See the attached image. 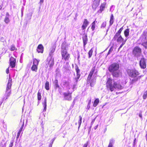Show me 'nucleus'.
<instances>
[{
    "label": "nucleus",
    "instance_id": "nucleus-29",
    "mask_svg": "<svg viewBox=\"0 0 147 147\" xmlns=\"http://www.w3.org/2000/svg\"><path fill=\"white\" fill-rule=\"evenodd\" d=\"M49 83L48 81H46L45 84V88L47 90H49Z\"/></svg>",
    "mask_w": 147,
    "mask_h": 147
},
{
    "label": "nucleus",
    "instance_id": "nucleus-49",
    "mask_svg": "<svg viewBox=\"0 0 147 147\" xmlns=\"http://www.w3.org/2000/svg\"><path fill=\"white\" fill-rule=\"evenodd\" d=\"M6 73L7 74H8L9 73V68H7L6 70Z\"/></svg>",
    "mask_w": 147,
    "mask_h": 147
},
{
    "label": "nucleus",
    "instance_id": "nucleus-11",
    "mask_svg": "<svg viewBox=\"0 0 147 147\" xmlns=\"http://www.w3.org/2000/svg\"><path fill=\"white\" fill-rule=\"evenodd\" d=\"M140 65L141 68L145 69L146 67V60L144 58H142L140 61Z\"/></svg>",
    "mask_w": 147,
    "mask_h": 147
},
{
    "label": "nucleus",
    "instance_id": "nucleus-50",
    "mask_svg": "<svg viewBox=\"0 0 147 147\" xmlns=\"http://www.w3.org/2000/svg\"><path fill=\"white\" fill-rule=\"evenodd\" d=\"M112 51V49L111 48L109 50L108 54H109L110 53V52Z\"/></svg>",
    "mask_w": 147,
    "mask_h": 147
},
{
    "label": "nucleus",
    "instance_id": "nucleus-51",
    "mask_svg": "<svg viewBox=\"0 0 147 147\" xmlns=\"http://www.w3.org/2000/svg\"><path fill=\"white\" fill-rule=\"evenodd\" d=\"M139 116L141 118H142V115L141 113H140L139 114Z\"/></svg>",
    "mask_w": 147,
    "mask_h": 147
},
{
    "label": "nucleus",
    "instance_id": "nucleus-13",
    "mask_svg": "<svg viewBox=\"0 0 147 147\" xmlns=\"http://www.w3.org/2000/svg\"><path fill=\"white\" fill-rule=\"evenodd\" d=\"M111 73V74L113 77L116 78L119 77L121 74V71L119 70H118L115 71H114Z\"/></svg>",
    "mask_w": 147,
    "mask_h": 147
},
{
    "label": "nucleus",
    "instance_id": "nucleus-20",
    "mask_svg": "<svg viewBox=\"0 0 147 147\" xmlns=\"http://www.w3.org/2000/svg\"><path fill=\"white\" fill-rule=\"evenodd\" d=\"M43 107H44L43 111H45L47 109V100L46 98H45L43 102H42Z\"/></svg>",
    "mask_w": 147,
    "mask_h": 147
},
{
    "label": "nucleus",
    "instance_id": "nucleus-44",
    "mask_svg": "<svg viewBox=\"0 0 147 147\" xmlns=\"http://www.w3.org/2000/svg\"><path fill=\"white\" fill-rule=\"evenodd\" d=\"M88 142H87L86 143L84 144L83 146V147H87L88 145Z\"/></svg>",
    "mask_w": 147,
    "mask_h": 147
},
{
    "label": "nucleus",
    "instance_id": "nucleus-40",
    "mask_svg": "<svg viewBox=\"0 0 147 147\" xmlns=\"http://www.w3.org/2000/svg\"><path fill=\"white\" fill-rule=\"evenodd\" d=\"M126 40L125 41H124V42H122V44L120 45L119 47V49L123 47V45L125 44Z\"/></svg>",
    "mask_w": 147,
    "mask_h": 147
},
{
    "label": "nucleus",
    "instance_id": "nucleus-52",
    "mask_svg": "<svg viewBox=\"0 0 147 147\" xmlns=\"http://www.w3.org/2000/svg\"><path fill=\"white\" fill-rule=\"evenodd\" d=\"M55 139V138H54L52 140V142L51 143L52 144H53V142L54 141Z\"/></svg>",
    "mask_w": 147,
    "mask_h": 147
},
{
    "label": "nucleus",
    "instance_id": "nucleus-45",
    "mask_svg": "<svg viewBox=\"0 0 147 147\" xmlns=\"http://www.w3.org/2000/svg\"><path fill=\"white\" fill-rule=\"evenodd\" d=\"M43 1L44 0H40L39 2L40 5H41Z\"/></svg>",
    "mask_w": 147,
    "mask_h": 147
},
{
    "label": "nucleus",
    "instance_id": "nucleus-26",
    "mask_svg": "<svg viewBox=\"0 0 147 147\" xmlns=\"http://www.w3.org/2000/svg\"><path fill=\"white\" fill-rule=\"evenodd\" d=\"M37 66L35 65H33L32 67L31 70L33 71H34L35 72H36L37 69Z\"/></svg>",
    "mask_w": 147,
    "mask_h": 147
},
{
    "label": "nucleus",
    "instance_id": "nucleus-38",
    "mask_svg": "<svg viewBox=\"0 0 147 147\" xmlns=\"http://www.w3.org/2000/svg\"><path fill=\"white\" fill-rule=\"evenodd\" d=\"M147 97V91L144 92V95L143 96V97L144 99H146Z\"/></svg>",
    "mask_w": 147,
    "mask_h": 147
},
{
    "label": "nucleus",
    "instance_id": "nucleus-17",
    "mask_svg": "<svg viewBox=\"0 0 147 147\" xmlns=\"http://www.w3.org/2000/svg\"><path fill=\"white\" fill-rule=\"evenodd\" d=\"M84 43V47L86 44L87 43L88 41V38L86 35H85L82 37Z\"/></svg>",
    "mask_w": 147,
    "mask_h": 147
},
{
    "label": "nucleus",
    "instance_id": "nucleus-53",
    "mask_svg": "<svg viewBox=\"0 0 147 147\" xmlns=\"http://www.w3.org/2000/svg\"><path fill=\"white\" fill-rule=\"evenodd\" d=\"M98 125H97L96 126H95L94 127V129H96L97 128V127H98Z\"/></svg>",
    "mask_w": 147,
    "mask_h": 147
},
{
    "label": "nucleus",
    "instance_id": "nucleus-57",
    "mask_svg": "<svg viewBox=\"0 0 147 147\" xmlns=\"http://www.w3.org/2000/svg\"><path fill=\"white\" fill-rule=\"evenodd\" d=\"M52 143L51 144H50V145H49L50 147H51L52 146Z\"/></svg>",
    "mask_w": 147,
    "mask_h": 147
},
{
    "label": "nucleus",
    "instance_id": "nucleus-37",
    "mask_svg": "<svg viewBox=\"0 0 147 147\" xmlns=\"http://www.w3.org/2000/svg\"><path fill=\"white\" fill-rule=\"evenodd\" d=\"M9 17H5L4 22L6 23H8L10 22V20L9 19Z\"/></svg>",
    "mask_w": 147,
    "mask_h": 147
},
{
    "label": "nucleus",
    "instance_id": "nucleus-48",
    "mask_svg": "<svg viewBox=\"0 0 147 147\" xmlns=\"http://www.w3.org/2000/svg\"><path fill=\"white\" fill-rule=\"evenodd\" d=\"M13 145V143H11L9 145V147H12Z\"/></svg>",
    "mask_w": 147,
    "mask_h": 147
},
{
    "label": "nucleus",
    "instance_id": "nucleus-14",
    "mask_svg": "<svg viewBox=\"0 0 147 147\" xmlns=\"http://www.w3.org/2000/svg\"><path fill=\"white\" fill-rule=\"evenodd\" d=\"M63 95L64 96V98L66 100H70L71 99V94L69 93H64Z\"/></svg>",
    "mask_w": 147,
    "mask_h": 147
},
{
    "label": "nucleus",
    "instance_id": "nucleus-1",
    "mask_svg": "<svg viewBox=\"0 0 147 147\" xmlns=\"http://www.w3.org/2000/svg\"><path fill=\"white\" fill-rule=\"evenodd\" d=\"M106 84L107 88H109L111 91L114 90L115 89H121L122 88V86L117 82L113 81V83L112 80L110 78L108 79Z\"/></svg>",
    "mask_w": 147,
    "mask_h": 147
},
{
    "label": "nucleus",
    "instance_id": "nucleus-5",
    "mask_svg": "<svg viewBox=\"0 0 147 147\" xmlns=\"http://www.w3.org/2000/svg\"><path fill=\"white\" fill-rule=\"evenodd\" d=\"M12 84V79L9 78L7 83L6 91L5 95V96L6 98L5 99H7V98L10 96L11 94V88Z\"/></svg>",
    "mask_w": 147,
    "mask_h": 147
},
{
    "label": "nucleus",
    "instance_id": "nucleus-23",
    "mask_svg": "<svg viewBox=\"0 0 147 147\" xmlns=\"http://www.w3.org/2000/svg\"><path fill=\"white\" fill-rule=\"evenodd\" d=\"M114 21V17L113 14L111 15L110 20V25L113 24Z\"/></svg>",
    "mask_w": 147,
    "mask_h": 147
},
{
    "label": "nucleus",
    "instance_id": "nucleus-9",
    "mask_svg": "<svg viewBox=\"0 0 147 147\" xmlns=\"http://www.w3.org/2000/svg\"><path fill=\"white\" fill-rule=\"evenodd\" d=\"M140 40L142 42L147 40V28L144 31L143 34L140 37Z\"/></svg>",
    "mask_w": 147,
    "mask_h": 147
},
{
    "label": "nucleus",
    "instance_id": "nucleus-56",
    "mask_svg": "<svg viewBox=\"0 0 147 147\" xmlns=\"http://www.w3.org/2000/svg\"><path fill=\"white\" fill-rule=\"evenodd\" d=\"M2 5H0V9H1L2 8Z\"/></svg>",
    "mask_w": 147,
    "mask_h": 147
},
{
    "label": "nucleus",
    "instance_id": "nucleus-43",
    "mask_svg": "<svg viewBox=\"0 0 147 147\" xmlns=\"http://www.w3.org/2000/svg\"><path fill=\"white\" fill-rule=\"evenodd\" d=\"M106 26V23L105 22H103V24H102V27H105Z\"/></svg>",
    "mask_w": 147,
    "mask_h": 147
},
{
    "label": "nucleus",
    "instance_id": "nucleus-35",
    "mask_svg": "<svg viewBox=\"0 0 147 147\" xmlns=\"http://www.w3.org/2000/svg\"><path fill=\"white\" fill-rule=\"evenodd\" d=\"M11 51H13L17 50V49L15 47V46L14 45H12L10 49Z\"/></svg>",
    "mask_w": 147,
    "mask_h": 147
},
{
    "label": "nucleus",
    "instance_id": "nucleus-34",
    "mask_svg": "<svg viewBox=\"0 0 147 147\" xmlns=\"http://www.w3.org/2000/svg\"><path fill=\"white\" fill-rule=\"evenodd\" d=\"M129 30L128 29L124 31V34L126 37L128 36L129 35Z\"/></svg>",
    "mask_w": 147,
    "mask_h": 147
},
{
    "label": "nucleus",
    "instance_id": "nucleus-42",
    "mask_svg": "<svg viewBox=\"0 0 147 147\" xmlns=\"http://www.w3.org/2000/svg\"><path fill=\"white\" fill-rule=\"evenodd\" d=\"M95 22L94 21L92 23L91 28H95Z\"/></svg>",
    "mask_w": 147,
    "mask_h": 147
},
{
    "label": "nucleus",
    "instance_id": "nucleus-19",
    "mask_svg": "<svg viewBox=\"0 0 147 147\" xmlns=\"http://www.w3.org/2000/svg\"><path fill=\"white\" fill-rule=\"evenodd\" d=\"M43 47L41 44L38 45L37 49V51L38 53H42L43 51Z\"/></svg>",
    "mask_w": 147,
    "mask_h": 147
},
{
    "label": "nucleus",
    "instance_id": "nucleus-54",
    "mask_svg": "<svg viewBox=\"0 0 147 147\" xmlns=\"http://www.w3.org/2000/svg\"><path fill=\"white\" fill-rule=\"evenodd\" d=\"M91 100L90 99L89 100V103H88V105H90L91 103Z\"/></svg>",
    "mask_w": 147,
    "mask_h": 147
},
{
    "label": "nucleus",
    "instance_id": "nucleus-39",
    "mask_svg": "<svg viewBox=\"0 0 147 147\" xmlns=\"http://www.w3.org/2000/svg\"><path fill=\"white\" fill-rule=\"evenodd\" d=\"M55 48H52L51 50V52L49 53V55H51L55 51Z\"/></svg>",
    "mask_w": 147,
    "mask_h": 147
},
{
    "label": "nucleus",
    "instance_id": "nucleus-10",
    "mask_svg": "<svg viewBox=\"0 0 147 147\" xmlns=\"http://www.w3.org/2000/svg\"><path fill=\"white\" fill-rule=\"evenodd\" d=\"M16 62V59L13 57H11L9 59V65L11 68H13L15 67Z\"/></svg>",
    "mask_w": 147,
    "mask_h": 147
},
{
    "label": "nucleus",
    "instance_id": "nucleus-22",
    "mask_svg": "<svg viewBox=\"0 0 147 147\" xmlns=\"http://www.w3.org/2000/svg\"><path fill=\"white\" fill-rule=\"evenodd\" d=\"M63 85L64 86L67 88H69V82L65 81H63Z\"/></svg>",
    "mask_w": 147,
    "mask_h": 147
},
{
    "label": "nucleus",
    "instance_id": "nucleus-8",
    "mask_svg": "<svg viewBox=\"0 0 147 147\" xmlns=\"http://www.w3.org/2000/svg\"><path fill=\"white\" fill-rule=\"evenodd\" d=\"M133 53L136 56L140 55L141 53V49L138 47L136 46L134 47L133 51Z\"/></svg>",
    "mask_w": 147,
    "mask_h": 147
},
{
    "label": "nucleus",
    "instance_id": "nucleus-28",
    "mask_svg": "<svg viewBox=\"0 0 147 147\" xmlns=\"http://www.w3.org/2000/svg\"><path fill=\"white\" fill-rule=\"evenodd\" d=\"M32 16L31 14L29 13L28 14L26 18V20L28 21L30 20Z\"/></svg>",
    "mask_w": 147,
    "mask_h": 147
},
{
    "label": "nucleus",
    "instance_id": "nucleus-25",
    "mask_svg": "<svg viewBox=\"0 0 147 147\" xmlns=\"http://www.w3.org/2000/svg\"><path fill=\"white\" fill-rule=\"evenodd\" d=\"M114 140L113 139H111L110 140L109 144L108 147H113V145L114 143Z\"/></svg>",
    "mask_w": 147,
    "mask_h": 147
},
{
    "label": "nucleus",
    "instance_id": "nucleus-16",
    "mask_svg": "<svg viewBox=\"0 0 147 147\" xmlns=\"http://www.w3.org/2000/svg\"><path fill=\"white\" fill-rule=\"evenodd\" d=\"M106 5L105 3H104L102 4L101 5L100 9L98 11V12L99 13H101L104 10L105 8V6Z\"/></svg>",
    "mask_w": 147,
    "mask_h": 147
},
{
    "label": "nucleus",
    "instance_id": "nucleus-3",
    "mask_svg": "<svg viewBox=\"0 0 147 147\" xmlns=\"http://www.w3.org/2000/svg\"><path fill=\"white\" fill-rule=\"evenodd\" d=\"M95 67H92L89 74L87 80V83H90V85L92 87L94 86L96 82V79L95 78H92V79L91 80L92 76L95 71Z\"/></svg>",
    "mask_w": 147,
    "mask_h": 147
},
{
    "label": "nucleus",
    "instance_id": "nucleus-15",
    "mask_svg": "<svg viewBox=\"0 0 147 147\" xmlns=\"http://www.w3.org/2000/svg\"><path fill=\"white\" fill-rule=\"evenodd\" d=\"M100 2L97 0H95L92 5V7L93 9L95 10L96 9L99 5Z\"/></svg>",
    "mask_w": 147,
    "mask_h": 147
},
{
    "label": "nucleus",
    "instance_id": "nucleus-21",
    "mask_svg": "<svg viewBox=\"0 0 147 147\" xmlns=\"http://www.w3.org/2000/svg\"><path fill=\"white\" fill-rule=\"evenodd\" d=\"M89 23V22L87 21L86 19H84L82 28H86L87 26Z\"/></svg>",
    "mask_w": 147,
    "mask_h": 147
},
{
    "label": "nucleus",
    "instance_id": "nucleus-6",
    "mask_svg": "<svg viewBox=\"0 0 147 147\" xmlns=\"http://www.w3.org/2000/svg\"><path fill=\"white\" fill-rule=\"evenodd\" d=\"M122 30V28H120L118 32L116 33L113 39L114 40L117 39V42L121 43L124 42L123 41V39L120 35V34Z\"/></svg>",
    "mask_w": 147,
    "mask_h": 147
},
{
    "label": "nucleus",
    "instance_id": "nucleus-58",
    "mask_svg": "<svg viewBox=\"0 0 147 147\" xmlns=\"http://www.w3.org/2000/svg\"><path fill=\"white\" fill-rule=\"evenodd\" d=\"M135 141H136V139H135L134 141V142H135Z\"/></svg>",
    "mask_w": 147,
    "mask_h": 147
},
{
    "label": "nucleus",
    "instance_id": "nucleus-30",
    "mask_svg": "<svg viewBox=\"0 0 147 147\" xmlns=\"http://www.w3.org/2000/svg\"><path fill=\"white\" fill-rule=\"evenodd\" d=\"M39 63V61H38L36 59H33V65L38 66Z\"/></svg>",
    "mask_w": 147,
    "mask_h": 147
},
{
    "label": "nucleus",
    "instance_id": "nucleus-12",
    "mask_svg": "<svg viewBox=\"0 0 147 147\" xmlns=\"http://www.w3.org/2000/svg\"><path fill=\"white\" fill-rule=\"evenodd\" d=\"M47 62V63L49 65L50 68L53 66L54 64V60L51 57L48 58Z\"/></svg>",
    "mask_w": 147,
    "mask_h": 147
},
{
    "label": "nucleus",
    "instance_id": "nucleus-33",
    "mask_svg": "<svg viewBox=\"0 0 147 147\" xmlns=\"http://www.w3.org/2000/svg\"><path fill=\"white\" fill-rule=\"evenodd\" d=\"M93 51L92 48L91 50H90L89 51V52L88 53V54L89 55L88 57L89 58H90L91 57V56L92 55Z\"/></svg>",
    "mask_w": 147,
    "mask_h": 147
},
{
    "label": "nucleus",
    "instance_id": "nucleus-7",
    "mask_svg": "<svg viewBox=\"0 0 147 147\" xmlns=\"http://www.w3.org/2000/svg\"><path fill=\"white\" fill-rule=\"evenodd\" d=\"M119 65L117 63H114L111 65L109 68V70L111 73L118 70L119 68Z\"/></svg>",
    "mask_w": 147,
    "mask_h": 147
},
{
    "label": "nucleus",
    "instance_id": "nucleus-36",
    "mask_svg": "<svg viewBox=\"0 0 147 147\" xmlns=\"http://www.w3.org/2000/svg\"><path fill=\"white\" fill-rule=\"evenodd\" d=\"M79 117V120L78 121V124H79V128L81 125V122H82V117L81 116H80Z\"/></svg>",
    "mask_w": 147,
    "mask_h": 147
},
{
    "label": "nucleus",
    "instance_id": "nucleus-18",
    "mask_svg": "<svg viewBox=\"0 0 147 147\" xmlns=\"http://www.w3.org/2000/svg\"><path fill=\"white\" fill-rule=\"evenodd\" d=\"M76 73H77V77L75 78L76 81L77 82L78 80L79 79L80 76V70L77 67L76 69Z\"/></svg>",
    "mask_w": 147,
    "mask_h": 147
},
{
    "label": "nucleus",
    "instance_id": "nucleus-32",
    "mask_svg": "<svg viewBox=\"0 0 147 147\" xmlns=\"http://www.w3.org/2000/svg\"><path fill=\"white\" fill-rule=\"evenodd\" d=\"M37 98L38 100H40L41 99V93L39 92V90L37 93Z\"/></svg>",
    "mask_w": 147,
    "mask_h": 147
},
{
    "label": "nucleus",
    "instance_id": "nucleus-55",
    "mask_svg": "<svg viewBox=\"0 0 147 147\" xmlns=\"http://www.w3.org/2000/svg\"><path fill=\"white\" fill-rule=\"evenodd\" d=\"M94 120H93L91 122V124H93V123H94Z\"/></svg>",
    "mask_w": 147,
    "mask_h": 147
},
{
    "label": "nucleus",
    "instance_id": "nucleus-31",
    "mask_svg": "<svg viewBox=\"0 0 147 147\" xmlns=\"http://www.w3.org/2000/svg\"><path fill=\"white\" fill-rule=\"evenodd\" d=\"M142 45L146 49L147 48V40L145 41L144 42H142Z\"/></svg>",
    "mask_w": 147,
    "mask_h": 147
},
{
    "label": "nucleus",
    "instance_id": "nucleus-27",
    "mask_svg": "<svg viewBox=\"0 0 147 147\" xmlns=\"http://www.w3.org/2000/svg\"><path fill=\"white\" fill-rule=\"evenodd\" d=\"M55 84V88H57L59 87V86L58 84V81L57 80H55L54 82Z\"/></svg>",
    "mask_w": 147,
    "mask_h": 147
},
{
    "label": "nucleus",
    "instance_id": "nucleus-46",
    "mask_svg": "<svg viewBox=\"0 0 147 147\" xmlns=\"http://www.w3.org/2000/svg\"><path fill=\"white\" fill-rule=\"evenodd\" d=\"M9 17V14L8 13V12L6 13V14L5 17Z\"/></svg>",
    "mask_w": 147,
    "mask_h": 147
},
{
    "label": "nucleus",
    "instance_id": "nucleus-47",
    "mask_svg": "<svg viewBox=\"0 0 147 147\" xmlns=\"http://www.w3.org/2000/svg\"><path fill=\"white\" fill-rule=\"evenodd\" d=\"M24 124H23V125L21 126V127H20V130L22 131L23 127H24Z\"/></svg>",
    "mask_w": 147,
    "mask_h": 147
},
{
    "label": "nucleus",
    "instance_id": "nucleus-4",
    "mask_svg": "<svg viewBox=\"0 0 147 147\" xmlns=\"http://www.w3.org/2000/svg\"><path fill=\"white\" fill-rule=\"evenodd\" d=\"M129 76L131 77L134 78V79L132 80L133 82H135L140 79L141 78L140 76H138L139 75V73L136 70H131L129 72Z\"/></svg>",
    "mask_w": 147,
    "mask_h": 147
},
{
    "label": "nucleus",
    "instance_id": "nucleus-41",
    "mask_svg": "<svg viewBox=\"0 0 147 147\" xmlns=\"http://www.w3.org/2000/svg\"><path fill=\"white\" fill-rule=\"evenodd\" d=\"M22 131V130H19V131L18 132V134L17 135V138H18L19 137L20 134L21 133Z\"/></svg>",
    "mask_w": 147,
    "mask_h": 147
},
{
    "label": "nucleus",
    "instance_id": "nucleus-2",
    "mask_svg": "<svg viewBox=\"0 0 147 147\" xmlns=\"http://www.w3.org/2000/svg\"><path fill=\"white\" fill-rule=\"evenodd\" d=\"M61 53L62 59L65 61L68 60L70 58V55L69 54L66 49V46L65 44H62L61 50Z\"/></svg>",
    "mask_w": 147,
    "mask_h": 147
},
{
    "label": "nucleus",
    "instance_id": "nucleus-24",
    "mask_svg": "<svg viewBox=\"0 0 147 147\" xmlns=\"http://www.w3.org/2000/svg\"><path fill=\"white\" fill-rule=\"evenodd\" d=\"M99 102V100L98 98H96L93 104V106L96 107L98 105Z\"/></svg>",
    "mask_w": 147,
    "mask_h": 147
}]
</instances>
